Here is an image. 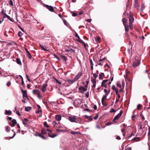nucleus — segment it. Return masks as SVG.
Returning a JSON list of instances; mask_svg holds the SVG:
<instances>
[{
  "instance_id": "f257e3e1",
  "label": "nucleus",
  "mask_w": 150,
  "mask_h": 150,
  "mask_svg": "<svg viewBox=\"0 0 150 150\" xmlns=\"http://www.w3.org/2000/svg\"><path fill=\"white\" fill-rule=\"evenodd\" d=\"M78 119H80V118H77L76 116L74 115H71L69 117V120L71 122L78 123Z\"/></svg>"
},
{
  "instance_id": "f03ea898",
  "label": "nucleus",
  "mask_w": 150,
  "mask_h": 150,
  "mask_svg": "<svg viewBox=\"0 0 150 150\" xmlns=\"http://www.w3.org/2000/svg\"><path fill=\"white\" fill-rule=\"evenodd\" d=\"M129 27L131 29H132L133 28L132 23L134 21V18L132 15H130L129 17Z\"/></svg>"
},
{
  "instance_id": "7ed1b4c3",
  "label": "nucleus",
  "mask_w": 150,
  "mask_h": 150,
  "mask_svg": "<svg viewBox=\"0 0 150 150\" xmlns=\"http://www.w3.org/2000/svg\"><path fill=\"white\" fill-rule=\"evenodd\" d=\"M33 93L35 95H37L38 98H40V93L38 89H34L33 91Z\"/></svg>"
},
{
  "instance_id": "20e7f679",
  "label": "nucleus",
  "mask_w": 150,
  "mask_h": 150,
  "mask_svg": "<svg viewBox=\"0 0 150 150\" xmlns=\"http://www.w3.org/2000/svg\"><path fill=\"white\" fill-rule=\"evenodd\" d=\"M123 113V111L122 110H121L119 113L117 115H116V116L114 117V119H113V121H114V120H117L119 119V118L121 117V116L122 115V114Z\"/></svg>"
},
{
  "instance_id": "39448f33",
  "label": "nucleus",
  "mask_w": 150,
  "mask_h": 150,
  "mask_svg": "<svg viewBox=\"0 0 150 150\" xmlns=\"http://www.w3.org/2000/svg\"><path fill=\"white\" fill-rule=\"evenodd\" d=\"M79 89L81 93H83L87 90V89L83 86H80L79 88Z\"/></svg>"
},
{
  "instance_id": "423d86ee",
  "label": "nucleus",
  "mask_w": 150,
  "mask_h": 150,
  "mask_svg": "<svg viewBox=\"0 0 150 150\" xmlns=\"http://www.w3.org/2000/svg\"><path fill=\"white\" fill-rule=\"evenodd\" d=\"M47 86V84L46 83L43 84L42 88L41 89L43 92H45L46 91Z\"/></svg>"
},
{
  "instance_id": "0eeeda50",
  "label": "nucleus",
  "mask_w": 150,
  "mask_h": 150,
  "mask_svg": "<svg viewBox=\"0 0 150 150\" xmlns=\"http://www.w3.org/2000/svg\"><path fill=\"white\" fill-rule=\"evenodd\" d=\"M82 75V73L81 72L78 73L76 75L75 78L74 79L75 81H77L79 79Z\"/></svg>"
},
{
  "instance_id": "6e6552de",
  "label": "nucleus",
  "mask_w": 150,
  "mask_h": 150,
  "mask_svg": "<svg viewBox=\"0 0 150 150\" xmlns=\"http://www.w3.org/2000/svg\"><path fill=\"white\" fill-rule=\"evenodd\" d=\"M45 6L51 12H53L54 10L53 8L51 6H49L47 5H45Z\"/></svg>"
},
{
  "instance_id": "1a4fd4ad",
  "label": "nucleus",
  "mask_w": 150,
  "mask_h": 150,
  "mask_svg": "<svg viewBox=\"0 0 150 150\" xmlns=\"http://www.w3.org/2000/svg\"><path fill=\"white\" fill-rule=\"evenodd\" d=\"M140 62L139 60L136 61L133 63L132 66L134 67H136L139 65Z\"/></svg>"
},
{
  "instance_id": "9d476101",
  "label": "nucleus",
  "mask_w": 150,
  "mask_h": 150,
  "mask_svg": "<svg viewBox=\"0 0 150 150\" xmlns=\"http://www.w3.org/2000/svg\"><path fill=\"white\" fill-rule=\"evenodd\" d=\"M13 123V125H12L11 122H9V125L12 127H14L15 125L16 124V120L15 119H13L11 122Z\"/></svg>"
},
{
  "instance_id": "9b49d317",
  "label": "nucleus",
  "mask_w": 150,
  "mask_h": 150,
  "mask_svg": "<svg viewBox=\"0 0 150 150\" xmlns=\"http://www.w3.org/2000/svg\"><path fill=\"white\" fill-rule=\"evenodd\" d=\"M22 93L23 95V98L25 97L27 98L28 95L27 93V91L25 90H22Z\"/></svg>"
},
{
  "instance_id": "f8f14e48",
  "label": "nucleus",
  "mask_w": 150,
  "mask_h": 150,
  "mask_svg": "<svg viewBox=\"0 0 150 150\" xmlns=\"http://www.w3.org/2000/svg\"><path fill=\"white\" fill-rule=\"evenodd\" d=\"M67 81L68 82V83L70 84H72L74 82H75V81L74 79L73 80L70 79H67Z\"/></svg>"
},
{
  "instance_id": "ddd939ff",
  "label": "nucleus",
  "mask_w": 150,
  "mask_h": 150,
  "mask_svg": "<svg viewBox=\"0 0 150 150\" xmlns=\"http://www.w3.org/2000/svg\"><path fill=\"white\" fill-rule=\"evenodd\" d=\"M49 136L52 138H54L57 135L52 133V132H50L48 133Z\"/></svg>"
},
{
  "instance_id": "4468645a",
  "label": "nucleus",
  "mask_w": 150,
  "mask_h": 150,
  "mask_svg": "<svg viewBox=\"0 0 150 150\" xmlns=\"http://www.w3.org/2000/svg\"><path fill=\"white\" fill-rule=\"evenodd\" d=\"M84 117L88 119L89 121H91L93 119L91 116H88L87 115H85L84 116Z\"/></svg>"
},
{
  "instance_id": "2eb2a0df",
  "label": "nucleus",
  "mask_w": 150,
  "mask_h": 150,
  "mask_svg": "<svg viewBox=\"0 0 150 150\" xmlns=\"http://www.w3.org/2000/svg\"><path fill=\"white\" fill-rule=\"evenodd\" d=\"M91 81L93 83L92 87H94L96 86V79H92L91 80Z\"/></svg>"
},
{
  "instance_id": "dca6fc26",
  "label": "nucleus",
  "mask_w": 150,
  "mask_h": 150,
  "mask_svg": "<svg viewBox=\"0 0 150 150\" xmlns=\"http://www.w3.org/2000/svg\"><path fill=\"white\" fill-rule=\"evenodd\" d=\"M61 116L59 115H57L56 116V119L58 121H60L61 119Z\"/></svg>"
},
{
  "instance_id": "f3484780",
  "label": "nucleus",
  "mask_w": 150,
  "mask_h": 150,
  "mask_svg": "<svg viewBox=\"0 0 150 150\" xmlns=\"http://www.w3.org/2000/svg\"><path fill=\"white\" fill-rule=\"evenodd\" d=\"M25 50H26V51L28 55V56L29 58H30V59H31L32 57L30 54V53L28 51V50L27 49H25Z\"/></svg>"
},
{
  "instance_id": "a211bd4d",
  "label": "nucleus",
  "mask_w": 150,
  "mask_h": 150,
  "mask_svg": "<svg viewBox=\"0 0 150 150\" xmlns=\"http://www.w3.org/2000/svg\"><path fill=\"white\" fill-rule=\"evenodd\" d=\"M125 28V31L126 32H128L129 31V25H126L124 26Z\"/></svg>"
},
{
  "instance_id": "6ab92c4d",
  "label": "nucleus",
  "mask_w": 150,
  "mask_h": 150,
  "mask_svg": "<svg viewBox=\"0 0 150 150\" xmlns=\"http://www.w3.org/2000/svg\"><path fill=\"white\" fill-rule=\"evenodd\" d=\"M108 79L104 80L101 83V86H103L104 84H107V83H106L108 82Z\"/></svg>"
},
{
  "instance_id": "aec40b11",
  "label": "nucleus",
  "mask_w": 150,
  "mask_h": 150,
  "mask_svg": "<svg viewBox=\"0 0 150 150\" xmlns=\"http://www.w3.org/2000/svg\"><path fill=\"white\" fill-rule=\"evenodd\" d=\"M140 138L139 137H136L132 139V141L134 142H138L140 140Z\"/></svg>"
},
{
  "instance_id": "412c9836",
  "label": "nucleus",
  "mask_w": 150,
  "mask_h": 150,
  "mask_svg": "<svg viewBox=\"0 0 150 150\" xmlns=\"http://www.w3.org/2000/svg\"><path fill=\"white\" fill-rule=\"evenodd\" d=\"M16 61L17 63L18 64L21 65H22V63H21V62L19 58H17L16 59Z\"/></svg>"
},
{
  "instance_id": "4be33fe9",
  "label": "nucleus",
  "mask_w": 150,
  "mask_h": 150,
  "mask_svg": "<svg viewBox=\"0 0 150 150\" xmlns=\"http://www.w3.org/2000/svg\"><path fill=\"white\" fill-rule=\"evenodd\" d=\"M41 132L42 134H45L47 133V132L46 131V129L45 128H42L41 130Z\"/></svg>"
},
{
  "instance_id": "5701e85b",
  "label": "nucleus",
  "mask_w": 150,
  "mask_h": 150,
  "mask_svg": "<svg viewBox=\"0 0 150 150\" xmlns=\"http://www.w3.org/2000/svg\"><path fill=\"white\" fill-rule=\"evenodd\" d=\"M122 21L124 26L126 25V23H127V21L124 18L122 19Z\"/></svg>"
},
{
  "instance_id": "b1692460",
  "label": "nucleus",
  "mask_w": 150,
  "mask_h": 150,
  "mask_svg": "<svg viewBox=\"0 0 150 150\" xmlns=\"http://www.w3.org/2000/svg\"><path fill=\"white\" fill-rule=\"evenodd\" d=\"M40 47L43 50L45 51H47V50L46 49V47H45L44 46H42V45H41L40 44Z\"/></svg>"
},
{
  "instance_id": "393cba45",
  "label": "nucleus",
  "mask_w": 150,
  "mask_h": 150,
  "mask_svg": "<svg viewBox=\"0 0 150 150\" xmlns=\"http://www.w3.org/2000/svg\"><path fill=\"white\" fill-rule=\"evenodd\" d=\"M66 51L67 52H74V50H73L72 49H67L66 50Z\"/></svg>"
},
{
  "instance_id": "a878e982",
  "label": "nucleus",
  "mask_w": 150,
  "mask_h": 150,
  "mask_svg": "<svg viewBox=\"0 0 150 150\" xmlns=\"http://www.w3.org/2000/svg\"><path fill=\"white\" fill-rule=\"evenodd\" d=\"M104 75V74L103 73H101L99 75V78L100 79H103V77Z\"/></svg>"
},
{
  "instance_id": "bb28decb",
  "label": "nucleus",
  "mask_w": 150,
  "mask_h": 150,
  "mask_svg": "<svg viewBox=\"0 0 150 150\" xmlns=\"http://www.w3.org/2000/svg\"><path fill=\"white\" fill-rule=\"evenodd\" d=\"M31 109V107H26L25 108V110L26 111H29Z\"/></svg>"
},
{
  "instance_id": "cd10ccee",
  "label": "nucleus",
  "mask_w": 150,
  "mask_h": 150,
  "mask_svg": "<svg viewBox=\"0 0 150 150\" xmlns=\"http://www.w3.org/2000/svg\"><path fill=\"white\" fill-rule=\"evenodd\" d=\"M1 13L2 15H4V16H6L7 15L6 14V13L5 12V11L4 9H3L1 11Z\"/></svg>"
},
{
  "instance_id": "c85d7f7f",
  "label": "nucleus",
  "mask_w": 150,
  "mask_h": 150,
  "mask_svg": "<svg viewBox=\"0 0 150 150\" xmlns=\"http://www.w3.org/2000/svg\"><path fill=\"white\" fill-rule=\"evenodd\" d=\"M6 114L8 115H10L11 113V111L10 110H6Z\"/></svg>"
},
{
  "instance_id": "c756f323",
  "label": "nucleus",
  "mask_w": 150,
  "mask_h": 150,
  "mask_svg": "<svg viewBox=\"0 0 150 150\" xmlns=\"http://www.w3.org/2000/svg\"><path fill=\"white\" fill-rule=\"evenodd\" d=\"M38 135L40 137L42 138V139H45L46 138L42 135L41 134H38Z\"/></svg>"
},
{
  "instance_id": "7c9ffc66",
  "label": "nucleus",
  "mask_w": 150,
  "mask_h": 150,
  "mask_svg": "<svg viewBox=\"0 0 150 150\" xmlns=\"http://www.w3.org/2000/svg\"><path fill=\"white\" fill-rule=\"evenodd\" d=\"M57 127L60 129L64 128V126L63 125H59L58 126H57Z\"/></svg>"
},
{
  "instance_id": "2f4dec72",
  "label": "nucleus",
  "mask_w": 150,
  "mask_h": 150,
  "mask_svg": "<svg viewBox=\"0 0 150 150\" xmlns=\"http://www.w3.org/2000/svg\"><path fill=\"white\" fill-rule=\"evenodd\" d=\"M52 125H53L54 126V127H57V126H56V125L57 124V122L56 121H53V122H52Z\"/></svg>"
},
{
  "instance_id": "473e14b6",
  "label": "nucleus",
  "mask_w": 150,
  "mask_h": 150,
  "mask_svg": "<svg viewBox=\"0 0 150 150\" xmlns=\"http://www.w3.org/2000/svg\"><path fill=\"white\" fill-rule=\"evenodd\" d=\"M6 16L9 20L10 21H11L12 22H13V20L9 16L7 15H6Z\"/></svg>"
},
{
  "instance_id": "72a5a7b5",
  "label": "nucleus",
  "mask_w": 150,
  "mask_h": 150,
  "mask_svg": "<svg viewBox=\"0 0 150 150\" xmlns=\"http://www.w3.org/2000/svg\"><path fill=\"white\" fill-rule=\"evenodd\" d=\"M44 125L46 127H48L49 126L48 125L47 123L46 122H45L44 123Z\"/></svg>"
},
{
  "instance_id": "f704fd0d",
  "label": "nucleus",
  "mask_w": 150,
  "mask_h": 150,
  "mask_svg": "<svg viewBox=\"0 0 150 150\" xmlns=\"http://www.w3.org/2000/svg\"><path fill=\"white\" fill-rule=\"evenodd\" d=\"M142 105L140 104H138L137 106V109L140 110V109Z\"/></svg>"
},
{
  "instance_id": "c9c22d12",
  "label": "nucleus",
  "mask_w": 150,
  "mask_h": 150,
  "mask_svg": "<svg viewBox=\"0 0 150 150\" xmlns=\"http://www.w3.org/2000/svg\"><path fill=\"white\" fill-rule=\"evenodd\" d=\"M78 39V40H77V41H78L79 42H80V43H81V42H82V41H82L80 38L79 36V37H78L77 38Z\"/></svg>"
},
{
  "instance_id": "e433bc0d",
  "label": "nucleus",
  "mask_w": 150,
  "mask_h": 150,
  "mask_svg": "<svg viewBox=\"0 0 150 150\" xmlns=\"http://www.w3.org/2000/svg\"><path fill=\"white\" fill-rule=\"evenodd\" d=\"M8 4H9V5L12 6H13V2L12 0H10L8 2Z\"/></svg>"
},
{
  "instance_id": "4c0bfd02",
  "label": "nucleus",
  "mask_w": 150,
  "mask_h": 150,
  "mask_svg": "<svg viewBox=\"0 0 150 150\" xmlns=\"http://www.w3.org/2000/svg\"><path fill=\"white\" fill-rule=\"evenodd\" d=\"M107 98V96L106 95H104L103 98H102V100H101V101H103V100L105 99H106V98Z\"/></svg>"
},
{
  "instance_id": "58836bf2",
  "label": "nucleus",
  "mask_w": 150,
  "mask_h": 150,
  "mask_svg": "<svg viewBox=\"0 0 150 150\" xmlns=\"http://www.w3.org/2000/svg\"><path fill=\"white\" fill-rule=\"evenodd\" d=\"M22 34L21 31H19L18 33V36L19 37H21L22 36Z\"/></svg>"
},
{
  "instance_id": "ea45409f",
  "label": "nucleus",
  "mask_w": 150,
  "mask_h": 150,
  "mask_svg": "<svg viewBox=\"0 0 150 150\" xmlns=\"http://www.w3.org/2000/svg\"><path fill=\"white\" fill-rule=\"evenodd\" d=\"M101 102L103 105L104 106H105L107 105V104L106 103H104L103 101H101Z\"/></svg>"
},
{
  "instance_id": "a19ab883",
  "label": "nucleus",
  "mask_w": 150,
  "mask_h": 150,
  "mask_svg": "<svg viewBox=\"0 0 150 150\" xmlns=\"http://www.w3.org/2000/svg\"><path fill=\"white\" fill-rule=\"evenodd\" d=\"M144 4H142V6L141 8V9L142 11H143V10L144 9Z\"/></svg>"
},
{
  "instance_id": "79ce46f5",
  "label": "nucleus",
  "mask_w": 150,
  "mask_h": 150,
  "mask_svg": "<svg viewBox=\"0 0 150 150\" xmlns=\"http://www.w3.org/2000/svg\"><path fill=\"white\" fill-rule=\"evenodd\" d=\"M93 76L95 78L94 79H96V78L98 76V75L96 74H93Z\"/></svg>"
},
{
  "instance_id": "37998d69",
  "label": "nucleus",
  "mask_w": 150,
  "mask_h": 150,
  "mask_svg": "<svg viewBox=\"0 0 150 150\" xmlns=\"http://www.w3.org/2000/svg\"><path fill=\"white\" fill-rule=\"evenodd\" d=\"M117 86L119 87L120 88H121V85L119 82H117Z\"/></svg>"
},
{
  "instance_id": "c03bdc74",
  "label": "nucleus",
  "mask_w": 150,
  "mask_h": 150,
  "mask_svg": "<svg viewBox=\"0 0 150 150\" xmlns=\"http://www.w3.org/2000/svg\"><path fill=\"white\" fill-rule=\"evenodd\" d=\"M71 133L73 135H75L76 134H77L78 132L75 131H72L71 132Z\"/></svg>"
},
{
  "instance_id": "a18cd8bd",
  "label": "nucleus",
  "mask_w": 150,
  "mask_h": 150,
  "mask_svg": "<svg viewBox=\"0 0 150 150\" xmlns=\"http://www.w3.org/2000/svg\"><path fill=\"white\" fill-rule=\"evenodd\" d=\"M134 6L136 8H137L139 7L138 2H135Z\"/></svg>"
},
{
  "instance_id": "49530a36",
  "label": "nucleus",
  "mask_w": 150,
  "mask_h": 150,
  "mask_svg": "<svg viewBox=\"0 0 150 150\" xmlns=\"http://www.w3.org/2000/svg\"><path fill=\"white\" fill-rule=\"evenodd\" d=\"M125 82L124 80L122 81V86L123 88H124L125 87Z\"/></svg>"
},
{
  "instance_id": "de8ad7c7",
  "label": "nucleus",
  "mask_w": 150,
  "mask_h": 150,
  "mask_svg": "<svg viewBox=\"0 0 150 150\" xmlns=\"http://www.w3.org/2000/svg\"><path fill=\"white\" fill-rule=\"evenodd\" d=\"M100 37H98L96 40L97 42L98 43L100 42Z\"/></svg>"
},
{
  "instance_id": "09e8293b",
  "label": "nucleus",
  "mask_w": 150,
  "mask_h": 150,
  "mask_svg": "<svg viewBox=\"0 0 150 150\" xmlns=\"http://www.w3.org/2000/svg\"><path fill=\"white\" fill-rule=\"evenodd\" d=\"M55 81H56V82L58 83V84H62V83L61 82H60L58 80H57V79H55Z\"/></svg>"
},
{
  "instance_id": "8fccbe9b",
  "label": "nucleus",
  "mask_w": 150,
  "mask_h": 150,
  "mask_svg": "<svg viewBox=\"0 0 150 150\" xmlns=\"http://www.w3.org/2000/svg\"><path fill=\"white\" fill-rule=\"evenodd\" d=\"M77 15V14L76 13H73L72 14V16H73L74 17L76 16Z\"/></svg>"
},
{
  "instance_id": "3c124183",
  "label": "nucleus",
  "mask_w": 150,
  "mask_h": 150,
  "mask_svg": "<svg viewBox=\"0 0 150 150\" xmlns=\"http://www.w3.org/2000/svg\"><path fill=\"white\" fill-rule=\"evenodd\" d=\"M116 112V111L113 109L112 108L111 109L110 112Z\"/></svg>"
},
{
  "instance_id": "603ef678",
  "label": "nucleus",
  "mask_w": 150,
  "mask_h": 150,
  "mask_svg": "<svg viewBox=\"0 0 150 150\" xmlns=\"http://www.w3.org/2000/svg\"><path fill=\"white\" fill-rule=\"evenodd\" d=\"M11 84V82L10 81H9L7 83L6 85L8 87H9L10 86Z\"/></svg>"
},
{
  "instance_id": "864d4df0",
  "label": "nucleus",
  "mask_w": 150,
  "mask_h": 150,
  "mask_svg": "<svg viewBox=\"0 0 150 150\" xmlns=\"http://www.w3.org/2000/svg\"><path fill=\"white\" fill-rule=\"evenodd\" d=\"M79 119H78V123H79L80 124H82L83 123V122H82L81 120H80ZM81 119V118H80V119Z\"/></svg>"
},
{
  "instance_id": "5fc2aeb1",
  "label": "nucleus",
  "mask_w": 150,
  "mask_h": 150,
  "mask_svg": "<svg viewBox=\"0 0 150 150\" xmlns=\"http://www.w3.org/2000/svg\"><path fill=\"white\" fill-rule=\"evenodd\" d=\"M112 88L113 90H115V91L116 90V89H117L115 88V86L114 85L112 86Z\"/></svg>"
},
{
  "instance_id": "6e6d98bb",
  "label": "nucleus",
  "mask_w": 150,
  "mask_h": 150,
  "mask_svg": "<svg viewBox=\"0 0 150 150\" xmlns=\"http://www.w3.org/2000/svg\"><path fill=\"white\" fill-rule=\"evenodd\" d=\"M116 92V95H118L119 94V91L118 89H116V90L115 91Z\"/></svg>"
},
{
  "instance_id": "4d7b16f0",
  "label": "nucleus",
  "mask_w": 150,
  "mask_h": 150,
  "mask_svg": "<svg viewBox=\"0 0 150 150\" xmlns=\"http://www.w3.org/2000/svg\"><path fill=\"white\" fill-rule=\"evenodd\" d=\"M112 122H108L106 124V125H107V126H109V125H111V124H112Z\"/></svg>"
},
{
  "instance_id": "13d9d810",
  "label": "nucleus",
  "mask_w": 150,
  "mask_h": 150,
  "mask_svg": "<svg viewBox=\"0 0 150 150\" xmlns=\"http://www.w3.org/2000/svg\"><path fill=\"white\" fill-rule=\"evenodd\" d=\"M89 92H87L86 94V96L88 98L89 97Z\"/></svg>"
},
{
  "instance_id": "bf43d9fd",
  "label": "nucleus",
  "mask_w": 150,
  "mask_h": 150,
  "mask_svg": "<svg viewBox=\"0 0 150 150\" xmlns=\"http://www.w3.org/2000/svg\"><path fill=\"white\" fill-rule=\"evenodd\" d=\"M6 130L7 132H8L9 131V127H6Z\"/></svg>"
},
{
  "instance_id": "052dcab7",
  "label": "nucleus",
  "mask_w": 150,
  "mask_h": 150,
  "mask_svg": "<svg viewBox=\"0 0 150 150\" xmlns=\"http://www.w3.org/2000/svg\"><path fill=\"white\" fill-rule=\"evenodd\" d=\"M127 150H132L131 148L130 147H127L126 148Z\"/></svg>"
},
{
  "instance_id": "680f3d73",
  "label": "nucleus",
  "mask_w": 150,
  "mask_h": 150,
  "mask_svg": "<svg viewBox=\"0 0 150 150\" xmlns=\"http://www.w3.org/2000/svg\"><path fill=\"white\" fill-rule=\"evenodd\" d=\"M98 115H97L94 117V119H95V120H96L97 118H98Z\"/></svg>"
},
{
  "instance_id": "e2e57ef3",
  "label": "nucleus",
  "mask_w": 150,
  "mask_h": 150,
  "mask_svg": "<svg viewBox=\"0 0 150 150\" xmlns=\"http://www.w3.org/2000/svg\"><path fill=\"white\" fill-rule=\"evenodd\" d=\"M90 64H91V66H93V61L91 59L90 60Z\"/></svg>"
},
{
  "instance_id": "0e129e2a",
  "label": "nucleus",
  "mask_w": 150,
  "mask_h": 150,
  "mask_svg": "<svg viewBox=\"0 0 150 150\" xmlns=\"http://www.w3.org/2000/svg\"><path fill=\"white\" fill-rule=\"evenodd\" d=\"M75 36L76 38H77L78 37H79V35H78V34L76 32H75Z\"/></svg>"
},
{
  "instance_id": "69168bd1",
  "label": "nucleus",
  "mask_w": 150,
  "mask_h": 150,
  "mask_svg": "<svg viewBox=\"0 0 150 150\" xmlns=\"http://www.w3.org/2000/svg\"><path fill=\"white\" fill-rule=\"evenodd\" d=\"M140 116L141 117H142V118L143 119V120H144L145 119V118H144V117L142 115V114H140Z\"/></svg>"
},
{
  "instance_id": "338daca9",
  "label": "nucleus",
  "mask_w": 150,
  "mask_h": 150,
  "mask_svg": "<svg viewBox=\"0 0 150 150\" xmlns=\"http://www.w3.org/2000/svg\"><path fill=\"white\" fill-rule=\"evenodd\" d=\"M123 88H121V89H120V90H119V92L120 93L122 92L123 91Z\"/></svg>"
},
{
  "instance_id": "774afa93",
  "label": "nucleus",
  "mask_w": 150,
  "mask_h": 150,
  "mask_svg": "<svg viewBox=\"0 0 150 150\" xmlns=\"http://www.w3.org/2000/svg\"><path fill=\"white\" fill-rule=\"evenodd\" d=\"M86 83V85H85V86H87V85H88V84L89 83V81H86L85 82Z\"/></svg>"
}]
</instances>
